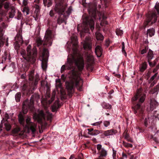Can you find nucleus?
Here are the masks:
<instances>
[{
  "instance_id": "nucleus-5",
  "label": "nucleus",
  "mask_w": 159,
  "mask_h": 159,
  "mask_svg": "<svg viewBox=\"0 0 159 159\" xmlns=\"http://www.w3.org/2000/svg\"><path fill=\"white\" fill-rule=\"evenodd\" d=\"M145 97V95L142 92L141 89H140L137 90L136 94L132 98L134 101L139 100V103L133 107L134 113L136 115L140 116L143 114V111L141 104L144 102Z\"/></svg>"
},
{
  "instance_id": "nucleus-8",
  "label": "nucleus",
  "mask_w": 159,
  "mask_h": 159,
  "mask_svg": "<svg viewBox=\"0 0 159 159\" xmlns=\"http://www.w3.org/2000/svg\"><path fill=\"white\" fill-rule=\"evenodd\" d=\"M52 118V114L48 111L44 113L43 111H40L38 114L35 113L33 116L34 119L37 120L39 123H42L43 121L47 120L51 122Z\"/></svg>"
},
{
  "instance_id": "nucleus-62",
  "label": "nucleus",
  "mask_w": 159,
  "mask_h": 159,
  "mask_svg": "<svg viewBox=\"0 0 159 159\" xmlns=\"http://www.w3.org/2000/svg\"><path fill=\"white\" fill-rule=\"evenodd\" d=\"M55 91H54L53 93V94H54V95H53L52 98V99L53 100H54V98H55Z\"/></svg>"
},
{
  "instance_id": "nucleus-26",
  "label": "nucleus",
  "mask_w": 159,
  "mask_h": 159,
  "mask_svg": "<svg viewBox=\"0 0 159 159\" xmlns=\"http://www.w3.org/2000/svg\"><path fill=\"white\" fill-rule=\"evenodd\" d=\"M57 91L59 93L60 92L61 93L62 97H61V98H62V97L64 98L65 97L63 96L66 95V93L64 92V90L61 88V85H60L59 88L57 89Z\"/></svg>"
},
{
  "instance_id": "nucleus-63",
  "label": "nucleus",
  "mask_w": 159,
  "mask_h": 159,
  "mask_svg": "<svg viewBox=\"0 0 159 159\" xmlns=\"http://www.w3.org/2000/svg\"><path fill=\"white\" fill-rule=\"evenodd\" d=\"M114 92V90L113 89L111 90L108 93L109 94H111Z\"/></svg>"
},
{
  "instance_id": "nucleus-59",
  "label": "nucleus",
  "mask_w": 159,
  "mask_h": 159,
  "mask_svg": "<svg viewBox=\"0 0 159 159\" xmlns=\"http://www.w3.org/2000/svg\"><path fill=\"white\" fill-rule=\"evenodd\" d=\"M92 150L93 151V153L94 154L96 153V151L95 148L92 149Z\"/></svg>"
},
{
  "instance_id": "nucleus-21",
  "label": "nucleus",
  "mask_w": 159,
  "mask_h": 159,
  "mask_svg": "<svg viewBox=\"0 0 159 159\" xmlns=\"http://www.w3.org/2000/svg\"><path fill=\"white\" fill-rule=\"evenodd\" d=\"M102 49L101 47L99 46H98L96 47L95 49V53L97 57H100L102 54Z\"/></svg>"
},
{
  "instance_id": "nucleus-35",
  "label": "nucleus",
  "mask_w": 159,
  "mask_h": 159,
  "mask_svg": "<svg viewBox=\"0 0 159 159\" xmlns=\"http://www.w3.org/2000/svg\"><path fill=\"white\" fill-rule=\"evenodd\" d=\"M21 97V93H17L15 95V99L17 102L20 101Z\"/></svg>"
},
{
  "instance_id": "nucleus-39",
  "label": "nucleus",
  "mask_w": 159,
  "mask_h": 159,
  "mask_svg": "<svg viewBox=\"0 0 159 159\" xmlns=\"http://www.w3.org/2000/svg\"><path fill=\"white\" fill-rule=\"evenodd\" d=\"M157 60L156 59V60H154L153 62H152L151 61H148V62L149 65L151 67H152L154 66L156 64V61Z\"/></svg>"
},
{
  "instance_id": "nucleus-49",
  "label": "nucleus",
  "mask_w": 159,
  "mask_h": 159,
  "mask_svg": "<svg viewBox=\"0 0 159 159\" xmlns=\"http://www.w3.org/2000/svg\"><path fill=\"white\" fill-rule=\"evenodd\" d=\"M6 28V25L4 23H2L0 26V29L3 30L4 28Z\"/></svg>"
},
{
  "instance_id": "nucleus-15",
  "label": "nucleus",
  "mask_w": 159,
  "mask_h": 159,
  "mask_svg": "<svg viewBox=\"0 0 159 159\" xmlns=\"http://www.w3.org/2000/svg\"><path fill=\"white\" fill-rule=\"evenodd\" d=\"M61 105V103H59L58 100L56 101L51 107L52 111L53 112H57L58 109L60 107Z\"/></svg>"
},
{
  "instance_id": "nucleus-7",
  "label": "nucleus",
  "mask_w": 159,
  "mask_h": 159,
  "mask_svg": "<svg viewBox=\"0 0 159 159\" xmlns=\"http://www.w3.org/2000/svg\"><path fill=\"white\" fill-rule=\"evenodd\" d=\"M96 16V11L94 10L92 11L90 17H86L85 21L84 20V22L85 23L86 26L83 31L85 33H89V28L92 31L93 30L94 26V20L95 19Z\"/></svg>"
},
{
  "instance_id": "nucleus-43",
  "label": "nucleus",
  "mask_w": 159,
  "mask_h": 159,
  "mask_svg": "<svg viewBox=\"0 0 159 159\" xmlns=\"http://www.w3.org/2000/svg\"><path fill=\"white\" fill-rule=\"evenodd\" d=\"M103 125L105 127H107L110 125V122L109 121H103Z\"/></svg>"
},
{
  "instance_id": "nucleus-40",
  "label": "nucleus",
  "mask_w": 159,
  "mask_h": 159,
  "mask_svg": "<svg viewBox=\"0 0 159 159\" xmlns=\"http://www.w3.org/2000/svg\"><path fill=\"white\" fill-rule=\"evenodd\" d=\"M123 31L120 29L117 28L116 31V34L118 35H121L123 34Z\"/></svg>"
},
{
  "instance_id": "nucleus-58",
  "label": "nucleus",
  "mask_w": 159,
  "mask_h": 159,
  "mask_svg": "<svg viewBox=\"0 0 159 159\" xmlns=\"http://www.w3.org/2000/svg\"><path fill=\"white\" fill-rule=\"evenodd\" d=\"M153 140L157 143H158L159 142H158V140L157 139L156 137H154L153 138Z\"/></svg>"
},
{
  "instance_id": "nucleus-44",
  "label": "nucleus",
  "mask_w": 159,
  "mask_h": 159,
  "mask_svg": "<svg viewBox=\"0 0 159 159\" xmlns=\"http://www.w3.org/2000/svg\"><path fill=\"white\" fill-rule=\"evenodd\" d=\"M24 11H25L27 15H28L29 14L30 9L28 7H25L23 9Z\"/></svg>"
},
{
  "instance_id": "nucleus-28",
  "label": "nucleus",
  "mask_w": 159,
  "mask_h": 159,
  "mask_svg": "<svg viewBox=\"0 0 159 159\" xmlns=\"http://www.w3.org/2000/svg\"><path fill=\"white\" fill-rule=\"evenodd\" d=\"M29 129L31 130L33 133H34L36 131V125L34 123H32L28 125Z\"/></svg>"
},
{
  "instance_id": "nucleus-38",
  "label": "nucleus",
  "mask_w": 159,
  "mask_h": 159,
  "mask_svg": "<svg viewBox=\"0 0 159 159\" xmlns=\"http://www.w3.org/2000/svg\"><path fill=\"white\" fill-rule=\"evenodd\" d=\"M157 73H156L153 76H152L150 79V82H152L153 80H154L155 79H158L159 78L158 77L157 78Z\"/></svg>"
},
{
  "instance_id": "nucleus-18",
  "label": "nucleus",
  "mask_w": 159,
  "mask_h": 159,
  "mask_svg": "<svg viewBox=\"0 0 159 159\" xmlns=\"http://www.w3.org/2000/svg\"><path fill=\"white\" fill-rule=\"evenodd\" d=\"M153 52L151 49H149L147 54L146 58L148 61H151L154 57Z\"/></svg>"
},
{
  "instance_id": "nucleus-3",
  "label": "nucleus",
  "mask_w": 159,
  "mask_h": 159,
  "mask_svg": "<svg viewBox=\"0 0 159 159\" xmlns=\"http://www.w3.org/2000/svg\"><path fill=\"white\" fill-rule=\"evenodd\" d=\"M34 70H32L29 72V79L30 82L24 81L21 83V91L25 95L30 96L35 89L39 79V75L37 74L35 75V76H34Z\"/></svg>"
},
{
  "instance_id": "nucleus-29",
  "label": "nucleus",
  "mask_w": 159,
  "mask_h": 159,
  "mask_svg": "<svg viewBox=\"0 0 159 159\" xmlns=\"http://www.w3.org/2000/svg\"><path fill=\"white\" fill-rule=\"evenodd\" d=\"M2 4V7L3 6V5L4 8L7 11L8 10L10 5V3L9 2L6 1V2H4Z\"/></svg>"
},
{
  "instance_id": "nucleus-42",
  "label": "nucleus",
  "mask_w": 159,
  "mask_h": 159,
  "mask_svg": "<svg viewBox=\"0 0 159 159\" xmlns=\"http://www.w3.org/2000/svg\"><path fill=\"white\" fill-rule=\"evenodd\" d=\"M5 126L7 131H9L11 129V126L10 124L8 123H5Z\"/></svg>"
},
{
  "instance_id": "nucleus-54",
  "label": "nucleus",
  "mask_w": 159,
  "mask_h": 159,
  "mask_svg": "<svg viewBox=\"0 0 159 159\" xmlns=\"http://www.w3.org/2000/svg\"><path fill=\"white\" fill-rule=\"evenodd\" d=\"M156 83V81L155 80H154L152 82L150 85L151 87H152L153 86L154 84Z\"/></svg>"
},
{
  "instance_id": "nucleus-33",
  "label": "nucleus",
  "mask_w": 159,
  "mask_h": 159,
  "mask_svg": "<svg viewBox=\"0 0 159 159\" xmlns=\"http://www.w3.org/2000/svg\"><path fill=\"white\" fill-rule=\"evenodd\" d=\"M6 41H7V39H6L4 38H0V47H2Z\"/></svg>"
},
{
  "instance_id": "nucleus-22",
  "label": "nucleus",
  "mask_w": 159,
  "mask_h": 159,
  "mask_svg": "<svg viewBox=\"0 0 159 159\" xmlns=\"http://www.w3.org/2000/svg\"><path fill=\"white\" fill-rule=\"evenodd\" d=\"M43 4L45 7H49L52 4V0H43Z\"/></svg>"
},
{
  "instance_id": "nucleus-51",
  "label": "nucleus",
  "mask_w": 159,
  "mask_h": 159,
  "mask_svg": "<svg viewBox=\"0 0 159 159\" xmlns=\"http://www.w3.org/2000/svg\"><path fill=\"white\" fill-rule=\"evenodd\" d=\"M159 69V64H158L156 68H155L153 70V72L154 73L156 72L157 70Z\"/></svg>"
},
{
  "instance_id": "nucleus-14",
  "label": "nucleus",
  "mask_w": 159,
  "mask_h": 159,
  "mask_svg": "<svg viewBox=\"0 0 159 159\" xmlns=\"http://www.w3.org/2000/svg\"><path fill=\"white\" fill-rule=\"evenodd\" d=\"M68 75L70 74V72H68ZM61 78L64 81H66V88L68 91V95H70V81L67 80L68 78H70V76L69 75H68L66 76H65V75L63 74L61 76Z\"/></svg>"
},
{
  "instance_id": "nucleus-47",
  "label": "nucleus",
  "mask_w": 159,
  "mask_h": 159,
  "mask_svg": "<svg viewBox=\"0 0 159 159\" xmlns=\"http://www.w3.org/2000/svg\"><path fill=\"white\" fill-rule=\"evenodd\" d=\"M102 122V121H98L93 123L92 125L94 126H98L100 125Z\"/></svg>"
},
{
  "instance_id": "nucleus-12",
  "label": "nucleus",
  "mask_w": 159,
  "mask_h": 159,
  "mask_svg": "<svg viewBox=\"0 0 159 159\" xmlns=\"http://www.w3.org/2000/svg\"><path fill=\"white\" fill-rule=\"evenodd\" d=\"M98 151L97 154H98V158L101 159V158L106 157L107 155V151L106 149L102 147L101 144H98L96 146Z\"/></svg>"
},
{
  "instance_id": "nucleus-2",
  "label": "nucleus",
  "mask_w": 159,
  "mask_h": 159,
  "mask_svg": "<svg viewBox=\"0 0 159 159\" xmlns=\"http://www.w3.org/2000/svg\"><path fill=\"white\" fill-rule=\"evenodd\" d=\"M67 6L66 1L56 0L54 11L51 10L49 12V15L51 17L53 16L56 13L59 15L57 19V23L59 25L65 22V20L68 18L70 14V7L68 8L67 11L65 12V10Z\"/></svg>"
},
{
  "instance_id": "nucleus-45",
  "label": "nucleus",
  "mask_w": 159,
  "mask_h": 159,
  "mask_svg": "<svg viewBox=\"0 0 159 159\" xmlns=\"http://www.w3.org/2000/svg\"><path fill=\"white\" fill-rule=\"evenodd\" d=\"M155 8L156 9L157 14L159 15V3L157 4L155 6Z\"/></svg>"
},
{
  "instance_id": "nucleus-17",
  "label": "nucleus",
  "mask_w": 159,
  "mask_h": 159,
  "mask_svg": "<svg viewBox=\"0 0 159 159\" xmlns=\"http://www.w3.org/2000/svg\"><path fill=\"white\" fill-rule=\"evenodd\" d=\"M117 133V131L114 129H112L105 131L103 132V134L106 136L112 135Z\"/></svg>"
},
{
  "instance_id": "nucleus-61",
  "label": "nucleus",
  "mask_w": 159,
  "mask_h": 159,
  "mask_svg": "<svg viewBox=\"0 0 159 159\" xmlns=\"http://www.w3.org/2000/svg\"><path fill=\"white\" fill-rule=\"evenodd\" d=\"M128 154L131 156L130 159H134V156L133 155H131V153H128Z\"/></svg>"
},
{
  "instance_id": "nucleus-11",
  "label": "nucleus",
  "mask_w": 159,
  "mask_h": 159,
  "mask_svg": "<svg viewBox=\"0 0 159 159\" xmlns=\"http://www.w3.org/2000/svg\"><path fill=\"white\" fill-rule=\"evenodd\" d=\"M65 48L67 52H68V58L67 63L65 65H63L61 67V73L63 72L66 69V68L67 69H70V43L68 41L65 46Z\"/></svg>"
},
{
  "instance_id": "nucleus-57",
  "label": "nucleus",
  "mask_w": 159,
  "mask_h": 159,
  "mask_svg": "<svg viewBox=\"0 0 159 159\" xmlns=\"http://www.w3.org/2000/svg\"><path fill=\"white\" fill-rule=\"evenodd\" d=\"M34 4L39 5V0H35L34 1Z\"/></svg>"
},
{
  "instance_id": "nucleus-27",
  "label": "nucleus",
  "mask_w": 159,
  "mask_h": 159,
  "mask_svg": "<svg viewBox=\"0 0 159 159\" xmlns=\"http://www.w3.org/2000/svg\"><path fill=\"white\" fill-rule=\"evenodd\" d=\"M16 43L18 45L20 46V45H21L23 43V40H22V37L21 36L19 35L17 37V40L16 41ZM20 46H19V47Z\"/></svg>"
},
{
  "instance_id": "nucleus-24",
  "label": "nucleus",
  "mask_w": 159,
  "mask_h": 159,
  "mask_svg": "<svg viewBox=\"0 0 159 159\" xmlns=\"http://www.w3.org/2000/svg\"><path fill=\"white\" fill-rule=\"evenodd\" d=\"M48 60L46 58H43L41 63V66L42 69L43 70H45L47 66Z\"/></svg>"
},
{
  "instance_id": "nucleus-36",
  "label": "nucleus",
  "mask_w": 159,
  "mask_h": 159,
  "mask_svg": "<svg viewBox=\"0 0 159 159\" xmlns=\"http://www.w3.org/2000/svg\"><path fill=\"white\" fill-rule=\"evenodd\" d=\"M123 146L126 148H132L133 147V145L131 144L127 143L124 141H123Z\"/></svg>"
},
{
  "instance_id": "nucleus-52",
  "label": "nucleus",
  "mask_w": 159,
  "mask_h": 159,
  "mask_svg": "<svg viewBox=\"0 0 159 159\" xmlns=\"http://www.w3.org/2000/svg\"><path fill=\"white\" fill-rule=\"evenodd\" d=\"M45 88H46L47 91L48 92L50 90V88L48 85V83H47L45 85Z\"/></svg>"
},
{
  "instance_id": "nucleus-31",
  "label": "nucleus",
  "mask_w": 159,
  "mask_h": 159,
  "mask_svg": "<svg viewBox=\"0 0 159 159\" xmlns=\"http://www.w3.org/2000/svg\"><path fill=\"white\" fill-rule=\"evenodd\" d=\"M147 32V34H148L150 37H152L154 35L155 30L153 28H152L148 30Z\"/></svg>"
},
{
  "instance_id": "nucleus-23",
  "label": "nucleus",
  "mask_w": 159,
  "mask_h": 159,
  "mask_svg": "<svg viewBox=\"0 0 159 159\" xmlns=\"http://www.w3.org/2000/svg\"><path fill=\"white\" fill-rule=\"evenodd\" d=\"M147 62H144L141 64L139 66V70L141 72H143L147 68Z\"/></svg>"
},
{
  "instance_id": "nucleus-16",
  "label": "nucleus",
  "mask_w": 159,
  "mask_h": 159,
  "mask_svg": "<svg viewBox=\"0 0 159 159\" xmlns=\"http://www.w3.org/2000/svg\"><path fill=\"white\" fill-rule=\"evenodd\" d=\"M90 38L89 37L86 38V41H85L83 44V48L84 49H88L90 50L92 48V43L90 42L87 41Z\"/></svg>"
},
{
  "instance_id": "nucleus-13",
  "label": "nucleus",
  "mask_w": 159,
  "mask_h": 159,
  "mask_svg": "<svg viewBox=\"0 0 159 159\" xmlns=\"http://www.w3.org/2000/svg\"><path fill=\"white\" fill-rule=\"evenodd\" d=\"M86 59L87 61V68L88 70L92 71L93 70V58L92 55L90 54H86Z\"/></svg>"
},
{
  "instance_id": "nucleus-60",
  "label": "nucleus",
  "mask_w": 159,
  "mask_h": 159,
  "mask_svg": "<svg viewBox=\"0 0 159 159\" xmlns=\"http://www.w3.org/2000/svg\"><path fill=\"white\" fill-rule=\"evenodd\" d=\"M122 52L124 53V55L125 56H126V52H125V48L123 49H122Z\"/></svg>"
},
{
  "instance_id": "nucleus-64",
  "label": "nucleus",
  "mask_w": 159,
  "mask_h": 159,
  "mask_svg": "<svg viewBox=\"0 0 159 159\" xmlns=\"http://www.w3.org/2000/svg\"><path fill=\"white\" fill-rule=\"evenodd\" d=\"M122 49H124L125 48V43H124V42H122Z\"/></svg>"
},
{
  "instance_id": "nucleus-4",
  "label": "nucleus",
  "mask_w": 159,
  "mask_h": 159,
  "mask_svg": "<svg viewBox=\"0 0 159 159\" xmlns=\"http://www.w3.org/2000/svg\"><path fill=\"white\" fill-rule=\"evenodd\" d=\"M40 95L38 93H34L31 97L30 101L28 100H26L23 102L22 108V112H20L18 115V120L20 123L24 125L25 123L24 116L22 114H25L27 113L29 109L32 111L34 108V101H37L39 99Z\"/></svg>"
},
{
  "instance_id": "nucleus-55",
  "label": "nucleus",
  "mask_w": 159,
  "mask_h": 159,
  "mask_svg": "<svg viewBox=\"0 0 159 159\" xmlns=\"http://www.w3.org/2000/svg\"><path fill=\"white\" fill-rule=\"evenodd\" d=\"M122 157H123L124 158H127V156L126 154L124 153L123 152L122 153Z\"/></svg>"
},
{
  "instance_id": "nucleus-9",
  "label": "nucleus",
  "mask_w": 159,
  "mask_h": 159,
  "mask_svg": "<svg viewBox=\"0 0 159 159\" xmlns=\"http://www.w3.org/2000/svg\"><path fill=\"white\" fill-rule=\"evenodd\" d=\"M31 46L29 45L27 47V56L24 58L28 61L31 64H34L36 61L37 56V50L35 47L34 46L32 50Z\"/></svg>"
},
{
  "instance_id": "nucleus-30",
  "label": "nucleus",
  "mask_w": 159,
  "mask_h": 159,
  "mask_svg": "<svg viewBox=\"0 0 159 159\" xmlns=\"http://www.w3.org/2000/svg\"><path fill=\"white\" fill-rule=\"evenodd\" d=\"M124 137L125 139L127 141L130 142H133L132 139L130 137L129 134L127 133V132L124 133Z\"/></svg>"
},
{
  "instance_id": "nucleus-20",
  "label": "nucleus",
  "mask_w": 159,
  "mask_h": 159,
  "mask_svg": "<svg viewBox=\"0 0 159 159\" xmlns=\"http://www.w3.org/2000/svg\"><path fill=\"white\" fill-rule=\"evenodd\" d=\"M157 106V102L154 100H151L150 102V110H153Z\"/></svg>"
},
{
  "instance_id": "nucleus-37",
  "label": "nucleus",
  "mask_w": 159,
  "mask_h": 159,
  "mask_svg": "<svg viewBox=\"0 0 159 159\" xmlns=\"http://www.w3.org/2000/svg\"><path fill=\"white\" fill-rule=\"evenodd\" d=\"M100 133V132L99 130H94L93 132L91 133H89V134L91 135H96Z\"/></svg>"
},
{
  "instance_id": "nucleus-53",
  "label": "nucleus",
  "mask_w": 159,
  "mask_h": 159,
  "mask_svg": "<svg viewBox=\"0 0 159 159\" xmlns=\"http://www.w3.org/2000/svg\"><path fill=\"white\" fill-rule=\"evenodd\" d=\"M23 5L25 6H26L28 4L27 1L26 0H23Z\"/></svg>"
},
{
  "instance_id": "nucleus-48",
  "label": "nucleus",
  "mask_w": 159,
  "mask_h": 159,
  "mask_svg": "<svg viewBox=\"0 0 159 159\" xmlns=\"http://www.w3.org/2000/svg\"><path fill=\"white\" fill-rule=\"evenodd\" d=\"M159 86H157L156 88H155L152 91H153L152 93V94L156 92H157L159 89Z\"/></svg>"
},
{
  "instance_id": "nucleus-32",
  "label": "nucleus",
  "mask_w": 159,
  "mask_h": 159,
  "mask_svg": "<svg viewBox=\"0 0 159 159\" xmlns=\"http://www.w3.org/2000/svg\"><path fill=\"white\" fill-rule=\"evenodd\" d=\"M102 106L103 108L107 109H110L111 108V106L105 102L103 103Z\"/></svg>"
},
{
  "instance_id": "nucleus-1",
  "label": "nucleus",
  "mask_w": 159,
  "mask_h": 159,
  "mask_svg": "<svg viewBox=\"0 0 159 159\" xmlns=\"http://www.w3.org/2000/svg\"><path fill=\"white\" fill-rule=\"evenodd\" d=\"M71 40L73 43L74 55L70 54V57H72L71 58H70V97L71 93L74 92L75 87L80 91L83 90V82H81L80 72L83 70L84 66L83 57L78 51V42L76 36H72Z\"/></svg>"
},
{
  "instance_id": "nucleus-25",
  "label": "nucleus",
  "mask_w": 159,
  "mask_h": 159,
  "mask_svg": "<svg viewBox=\"0 0 159 159\" xmlns=\"http://www.w3.org/2000/svg\"><path fill=\"white\" fill-rule=\"evenodd\" d=\"M96 39L98 40L102 41L104 39L103 36L100 32H97L95 33Z\"/></svg>"
},
{
  "instance_id": "nucleus-19",
  "label": "nucleus",
  "mask_w": 159,
  "mask_h": 159,
  "mask_svg": "<svg viewBox=\"0 0 159 159\" xmlns=\"http://www.w3.org/2000/svg\"><path fill=\"white\" fill-rule=\"evenodd\" d=\"M34 7L35 8L34 13L35 14V16L38 18L40 12V7L39 5L35 4H34Z\"/></svg>"
},
{
  "instance_id": "nucleus-50",
  "label": "nucleus",
  "mask_w": 159,
  "mask_h": 159,
  "mask_svg": "<svg viewBox=\"0 0 159 159\" xmlns=\"http://www.w3.org/2000/svg\"><path fill=\"white\" fill-rule=\"evenodd\" d=\"M3 30L1 29H0V38H3Z\"/></svg>"
},
{
  "instance_id": "nucleus-56",
  "label": "nucleus",
  "mask_w": 159,
  "mask_h": 159,
  "mask_svg": "<svg viewBox=\"0 0 159 159\" xmlns=\"http://www.w3.org/2000/svg\"><path fill=\"white\" fill-rule=\"evenodd\" d=\"M88 130L89 131L88 134H89V133H91V132H93V129L92 128H91L88 129Z\"/></svg>"
},
{
  "instance_id": "nucleus-10",
  "label": "nucleus",
  "mask_w": 159,
  "mask_h": 159,
  "mask_svg": "<svg viewBox=\"0 0 159 159\" xmlns=\"http://www.w3.org/2000/svg\"><path fill=\"white\" fill-rule=\"evenodd\" d=\"M157 17L155 12H152L150 14H149L147 16L146 21L144 23V28H145L147 25L150 24V23H151L150 25L155 23L157 20Z\"/></svg>"
},
{
  "instance_id": "nucleus-34",
  "label": "nucleus",
  "mask_w": 159,
  "mask_h": 159,
  "mask_svg": "<svg viewBox=\"0 0 159 159\" xmlns=\"http://www.w3.org/2000/svg\"><path fill=\"white\" fill-rule=\"evenodd\" d=\"M15 11L13 9H12L11 11L9 13V17L10 18H12L15 16Z\"/></svg>"
},
{
  "instance_id": "nucleus-6",
  "label": "nucleus",
  "mask_w": 159,
  "mask_h": 159,
  "mask_svg": "<svg viewBox=\"0 0 159 159\" xmlns=\"http://www.w3.org/2000/svg\"><path fill=\"white\" fill-rule=\"evenodd\" d=\"M54 36V34L51 30L48 29L46 32L44 38L45 40L44 42L40 38H38L36 39V42L37 46L39 48L45 46H51L52 43V39Z\"/></svg>"
},
{
  "instance_id": "nucleus-41",
  "label": "nucleus",
  "mask_w": 159,
  "mask_h": 159,
  "mask_svg": "<svg viewBox=\"0 0 159 159\" xmlns=\"http://www.w3.org/2000/svg\"><path fill=\"white\" fill-rule=\"evenodd\" d=\"M148 49V46H146L145 47L144 49H143L141 51V54H143L146 53Z\"/></svg>"
},
{
  "instance_id": "nucleus-46",
  "label": "nucleus",
  "mask_w": 159,
  "mask_h": 159,
  "mask_svg": "<svg viewBox=\"0 0 159 159\" xmlns=\"http://www.w3.org/2000/svg\"><path fill=\"white\" fill-rule=\"evenodd\" d=\"M30 119L29 117H28L26 120V122L27 125H28L33 123L30 122Z\"/></svg>"
}]
</instances>
